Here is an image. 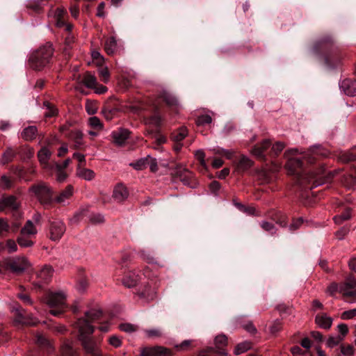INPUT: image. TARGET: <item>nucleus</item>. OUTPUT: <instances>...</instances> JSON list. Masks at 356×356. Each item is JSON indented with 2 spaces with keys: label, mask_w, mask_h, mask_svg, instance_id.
Listing matches in <instances>:
<instances>
[{
  "label": "nucleus",
  "mask_w": 356,
  "mask_h": 356,
  "mask_svg": "<svg viewBox=\"0 0 356 356\" xmlns=\"http://www.w3.org/2000/svg\"><path fill=\"white\" fill-rule=\"evenodd\" d=\"M129 196V193L127 188L120 184H118L113 190V197L115 201L118 202H122L125 200Z\"/></svg>",
  "instance_id": "17"
},
{
  "label": "nucleus",
  "mask_w": 356,
  "mask_h": 356,
  "mask_svg": "<svg viewBox=\"0 0 356 356\" xmlns=\"http://www.w3.org/2000/svg\"><path fill=\"white\" fill-rule=\"evenodd\" d=\"M326 156L327 153L326 150L323 149L320 145H314L309 151L303 156L302 159L306 160L308 163H312L315 160V156Z\"/></svg>",
  "instance_id": "13"
},
{
  "label": "nucleus",
  "mask_w": 356,
  "mask_h": 356,
  "mask_svg": "<svg viewBox=\"0 0 356 356\" xmlns=\"http://www.w3.org/2000/svg\"><path fill=\"white\" fill-rule=\"evenodd\" d=\"M147 158L149 159H148V163H147V166L149 167L150 170L152 172L157 171V170H158V164H157V161H156V159H154V158L150 157L149 156H147Z\"/></svg>",
  "instance_id": "62"
},
{
  "label": "nucleus",
  "mask_w": 356,
  "mask_h": 356,
  "mask_svg": "<svg viewBox=\"0 0 356 356\" xmlns=\"http://www.w3.org/2000/svg\"><path fill=\"white\" fill-rule=\"evenodd\" d=\"M56 168L57 170V181L59 182L63 181L67 177V174L62 169V166L60 164L56 163Z\"/></svg>",
  "instance_id": "47"
},
{
  "label": "nucleus",
  "mask_w": 356,
  "mask_h": 356,
  "mask_svg": "<svg viewBox=\"0 0 356 356\" xmlns=\"http://www.w3.org/2000/svg\"><path fill=\"white\" fill-rule=\"evenodd\" d=\"M148 158L145 157L139 159L136 163H131L130 165L134 167L137 170H140L145 169L147 167Z\"/></svg>",
  "instance_id": "40"
},
{
  "label": "nucleus",
  "mask_w": 356,
  "mask_h": 356,
  "mask_svg": "<svg viewBox=\"0 0 356 356\" xmlns=\"http://www.w3.org/2000/svg\"><path fill=\"white\" fill-rule=\"evenodd\" d=\"M356 317V309L345 311L341 314V318L343 320H349Z\"/></svg>",
  "instance_id": "52"
},
{
  "label": "nucleus",
  "mask_w": 356,
  "mask_h": 356,
  "mask_svg": "<svg viewBox=\"0 0 356 356\" xmlns=\"http://www.w3.org/2000/svg\"><path fill=\"white\" fill-rule=\"evenodd\" d=\"M86 110L89 115L95 114L97 111L96 104L92 102L87 101L86 104Z\"/></svg>",
  "instance_id": "51"
},
{
  "label": "nucleus",
  "mask_w": 356,
  "mask_h": 356,
  "mask_svg": "<svg viewBox=\"0 0 356 356\" xmlns=\"http://www.w3.org/2000/svg\"><path fill=\"white\" fill-rule=\"evenodd\" d=\"M195 158L200 161V165L204 169L207 168V165L205 161V153L202 149H198L195 153Z\"/></svg>",
  "instance_id": "45"
},
{
  "label": "nucleus",
  "mask_w": 356,
  "mask_h": 356,
  "mask_svg": "<svg viewBox=\"0 0 356 356\" xmlns=\"http://www.w3.org/2000/svg\"><path fill=\"white\" fill-rule=\"evenodd\" d=\"M71 138L74 142L76 148H80L83 145V134L80 131H75L71 134Z\"/></svg>",
  "instance_id": "36"
},
{
  "label": "nucleus",
  "mask_w": 356,
  "mask_h": 356,
  "mask_svg": "<svg viewBox=\"0 0 356 356\" xmlns=\"http://www.w3.org/2000/svg\"><path fill=\"white\" fill-rule=\"evenodd\" d=\"M15 311L17 314L15 318L16 323L27 325H35L38 323V321L31 316L26 315L24 309L21 308H16Z\"/></svg>",
  "instance_id": "11"
},
{
  "label": "nucleus",
  "mask_w": 356,
  "mask_h": 356,
  "mask_svg": "<svg viewBox=\"0 0 356 356\" xmlns=\"http://www.w3.org/2000/svg\"><path fill=\"white\" fill-rule=\"evenodd\" d=\"M30 190L35 194L41 204L47 205L51 202V191L44 183L33 186Z\"/></svg>",
  "instance_id": "4"
},
{
  "label": "nucleus",
  "mask_w": 356,
  "mask_h": 356,
  "mask_svg": "<svg viewBox=\"0 0 356 356\" xmlns=\"http://www.w3.org/2000/svg\"><path fill=\"white\" fill-rule=\"evenodd\" d=\"M324 168H320L318 172H312L308 175H302L298 177V182L301 185L312 184V187H318L325 183Z\"/></svg>",
  "instance_id": "3"
},
{
  "label": "nucleus",
  "mask_w": 356,
  "mask_h": 356,
  "mask_svg": "<svg viewBox=\"0 0 356 356\" xmlns=\"http://www.w3.org/2000/svg\"><path fill=\"white\" fill-rule=\"evenodd\" d=\"M341 352L345 356H353L354 354V348L351 345L341 346Z\"/></svg>",
  "instance_id": "53"
},
{
  "label": "nucleus",
  "mask_w": 356,
  "mask_h": 356,
  "mask_svg": "<svg viewBox=\"0 0 356 356\" xmlns=\"http://www.w3.org/2000/svg\"><path fill=\"white\" fill-rule=\"evenodd\" d=\"M35 343L41 348L46 350L48 353H51L54 350L50 341L40 333H38L35 335Z\"/></svg>",
  "instance_id": "25"
},
{
  "label": "nucleus",
  "mask_w": 356,
  "mask_h": 356,
  "mask_svg": "<svg viewBox=\"0 0 356 356\" xmlns=\"http://www.w3.org/2000/svg\"><path fill=\"white\" fill-rule=\"evenodd\" d=\"M138 280V275L134 271H129L122 278V282L124 286L131 288L137 284Z\"/></svg>",
  "instance_id": "21"
},
{
  "label": "nucleus",
  "mask_w": 356,
  "mask_h": 356,
  "mask_svg": "<svg viewBox=\"0 0 356 356\" xmlns=\"http://www.w3.org/2000/svg\"><path fill=\"white\" fill-rule=\"evenodd\" d=\"M5 248L8 249L9 253L15 252L17 250V245L16 242L13 239H8L6 242Z\"/></svg>",
  "instance_id": "49"
},
{
  "label": "nucleus",
  "mask_w": 356,
  "mask_h": 356,
  "mask_svg": "<svg viewBox=\"0 0 356 356\" xmlns=\"http://www.w3.org/2000/svg\"><path fill=\"white\" fill-rule=\"evenodd\" d=\"M44 105L47 106V111L44 113V116L47 118H51L56 115L57 109L54 106H51L49 103H45Z\"/></svg>",
  "instance_id": "56"
},
{
  "label": "nucleus",
  "mask_w": 356,
  "mask_h": 356,
  "mask_svg": "<svg viewBox=\"0 0 356 356\" xmlns=\"http://www.w3.org/2000/svg\"><path fill=\"white\" fill-rule=\"evenodd\" d=\"M77 350L74 348L73 342L70 340L64 341L61 347V356H77Z\"/></svg>",
  "instance_id": "27"
},
{
  "label": "nucleus",
  "mask_w": 356,
  "mask_h": 356,
  "mask_svg": "<svg viewBox=\"0 0 356 356\" xmlns=\"http://www.w3.org/2000/svg\"><path fill=\"white\" fill-rule=\"evenodd\" d=\"M282 329V324L279 321H274L270 327V331L272 334L277 333Z\"/></svg>",
  "instance_id": "63"
},
{
  "label": "nucleus",
  "mask_w": 356,
  "mask_h": 356,
  "mask_svg": "<svg viewBox=\"0 0 356 356\" xmlns=\"http://www.w3.org/2000/svg\"><path fill=\"white\" fill-rule=\"evenodd\" d=\"M65 226L61 220L52 221L49 227L50 239L54 241H59L65 232Z\"/></svg>",
  "instance_id": "8"
},
{
  "label": "nucleus",
  "mask_w": 356,
  "mask_h": 356,
  "mask_svg": "<svg viewBox=\"0 0 356 356\" xmlns=\"http://www.w3.org/2000/svg\"><path fill=\"white\" fill-rule=\"evenodd\" d=\"M38 232L36 227L31 220H28L21 229V234L23 236H32Z\"/></svg>",
  "instance_id": "29"
},
{
  "label": "nucleus",
  "mask_w": 356,
  "mask_h": 356,
  "mask_svg": "<svg viewBox=\"0 0 356 356\" xmlns=\"http://www.w3.org/2000/svg\"><path fill=\"white\" fill-rule=\"evenodd\" d=\"M304 161L300 159L291 158L289 159L286 163V168L288 172L291 175H298V169H301L303 167Z\"/></svg>",
  "instance_id": "16"
},
{
  "label": "nucleus",
  "mask_w": 356,
  "mask_h": 356,
  "mask_svg": "<svg viewBox=\"0 0 356 356\" xmlns=\"http://www.w3.org/2000/svg\"><path fill=\"white\" fill-rule=\"evenodd\" d=\"M49 17H52L55 24L58 28H64L66 31H70L72 29L71 24L65 22L67 12L62 8H58L56 10H51L49 14Z\"/></svg>",
  "instance_id": "5"
},
{
  "label": "nucleus",
  "mask_w": 356,
  "mask_h": 356,
  "mask_svg": "<svg viewBox=\"0 0 356 356\" xmlns=\"http://www.w3.org/2000/svg\"><path fill=\"white\" fill-rule=\"evenodd\" d=\"M212 122V118L209 115H202L197 118V125H204L207 124H210Z\"/></svg>",
  "instance_id": "48"
},
{
  "label": "nucleus",
  "mask_w": 356,
  "mask_h": 356,
  "mask_svg": "<svg viewBox=\"0 0 356 356\" xmlns=\"http://www.w3.org/2000/svg\"><path fill=\"white\" fill-rule=\"evenodd\" d=\"M145 333L147 337H159L162 334V332L159 329L145 330Z\"/></svg>",
  "instance_id": "58"
},
{
  "label": "nucleus",
  "mask_w": 356,
  "mask_h": 356,
  "mask_svg": "<svg viewBox=\"0 0 356 356\" xmlns=\"http://www.w3.org/2000/svg\"><path fill=\"white\" fill-rule=\"evenodd\" d=\"M53 273L54 270L50 266H44L42 267L37 273L38 281L35 285L40 288L42 283H47L49 281Z\"/></svg>",
  "instance_id": "12"
},
{
  "label": "nucleus",
  "mask_w": 356,
  "mask_h": 356,
  "mask_svg": "<svg viewBox=\"0 0 356 356\" xmlns=\"http://www.w3.org/2000/svg\"><path fill=\"white\" fill-rule=\"evenodd\" d=\"M54 49L49 43L40 47L29 58L30 66L36 70H40L47 66L53 56Z\"/></svg>",
  "instance_id": "2"
},
{
  "label": "nucleus",
  "mask_w": 356,
  "mask_h": 356,
  "mask_svg": "<svg viewBox=\"0 0 356 356\" xmlns=\"http://www.w3.org/2000/svg\"><path fill=\"white\" fill-rule=\"evenodd\" d=\"M264 151L261 148L259 145L255 146L252 150V153L255 156L260 159L264 158Z\"/></svg>",
  "instance_id": "64"
},
{
  "label": "nucleus",
  "mask_w": 356,
  "mask_h": 356,
  "mask_svg": "<svg viewBox=\"0 0 356 356\" xmlns=\"http://www.w3.org/2000/svg\"><path fill=\"white\" fill-rule=\"evenodd\" d=\"M339 293L346 298L356 297V280L348 277L343 283L340 284Z\"/></svg>",
  "instance_id": "7"
},
{
  "label": "nucleus",
  "mask_w": 356,
  "mask_h": 356,
  "mask_svg": "<svg viewBox=\"0 0 356 356\" xmlns=\"http://www.w3.org/2000/svg\"><path fill=\"white\" fill-rule=\"evenodd\" d=\"M252 165V161L245 156H241L237 165L238 171H245Z\"/></svg>",
  "instance_id": "30"
},
{
  "label": "nucleus",
  "mask_w": 356,
  "mask_h": 356,
  "mask_svg": "<svg viewBox=\"0 0 356 356\" xmlns=\"http://www.w3.org/2000/svg\"><path fill=\"white\" fill-rule=\"evenodd\" d=\"M19 206L16 197L13 195L0 199V212L3 211L6 208L16 210L19 208Z\"/></svg>",
  "instance_id": "15"
},
{
  "label": "nucleus",
  "mask_w": 356,
  "mask_h": 356,
  "mask_svg": "<svg viewBox=\"0 0 356 356\" xmlns=\"http://www.w3.org/2000/svg\"><path fill=\"white\" fill-rule=\"evenodd\" d=\"M340 160L344 163L356 160V155L349 152L343 153L340 156Z\"/></svg>",
  "instance_id": "57"
},
{
  "label": "nucleus",
  "mask_w": 356,
  "mask_h": 356,
  "mask_svg": "<svg viewBox=\"0 0 356 356\" xmlns=\"http://www.w3.org/2000/svg\"><path fill=\"white\" fill-rule=\"evenodd\" d=\"M333 44H334V41H333L332 38L330 36H327V37L322 38L318 42L319 47L321 49H328V48L332 47Z\"/></svg>",
  "instance_id": "41"
},
{
  "label": "nucleus",
  "mask_w": 356,
  "mask_h": 356,
  "mask_svg": "<svg viewBox=\"0 0 356 356\" xmlns=\"http://www.w3.org/2000/svg\"><path fill=\"white\" fill-rule=\"evenodd\" d=\"M37 133L38 129L35 126H29L22 131L21 136L25 140L29 141L35 138Z\"/></svg>",
  "instance_id": "28"
},
{
  "label": "nucleus",
  "mask_w": 356,
  "mask_h": 356,
  "mask_svg": "<svg viewBox=\"0 0 356 356\" xmlns=\"http://www.w3.org/2000/svg\"><path fill=\"white\" fill-rule=\"evenodd\" d=\"M343 340V337H330L327 341V346L330 348H332L339 343Z\"/></svg>",
  "instance_id": "50"
},
{
  "label": "nucleus",
  "mask_w": 356,
  "mask_h": 356,
  "mask_svg": "<svg viewBox=\"0 0 356 356\" xmlns=\"http://www.w3.org/2000/svg\"><path fill=\"white\" fill-rule=\"evenodd\" d=\"M7 268L16 274L22 273L30 266L29 261L26 257H15L7 263Z\"/></svg>",
  "instance_id": "6"
},
{
  "label": "nucleus",
  "mask_w": 356,
  "mask_h": 356,
  "mask_svg": "<svg viewBox=\"0 0 356 356\" xmlns=\"http://www.w3.org/2000/svg\"><path fill=\"white\" fill-rule=\"evenodd\" d=\"M10 232V225L7 219L0 218V236H6Z\"/></svg>",
  "instance_id": "39"
},
{
  "label": "nucleus",
  "mask_w": 356,
  "mask_h": 356,
  "mask_svg": "<svg viewBox=\"0 0 356 356\" xmlns=\"http://www.w3.org/2000/svg\"><path fill=\"white\" fill-rule=\"evenodd\" d=\"M26 8L35 13H39L42 10L43 5L38 0H29L26 2Z\"/></svg>",
  "instance_id": "35"
},
{
  "label": "nucleus",
  "mask_w": 356,
  "mask_h": 356,
  "mask_svg": "<svg viewBox=\"0 0 356 356\" xmlns=\"http://www.w3.org/2000/svg\"><path fill=\"white\" fill-rule=\"evenodd\" d=\"M26 236H20L17 238V243L22 248H29L31 247L33 245V242L29 239H28Z\"/></svg>",
  "instance_id": "44"
},
{
  "label": "nucleus",
  "mask_w": 356,
  "mask_h": 356,
  "mask_svg": "<svg viewBox=\"0 0 356 356\" xmlns=\"http://www.w3.org/2000/svg\"><path fill=\"white\" fill-rule=\"evenodd\" d=\"M51 154L52 152L47 146L42 147L38 153V160L41 165H42L45 168H48L49 167L48 161L50 159Z\"/></svg>",
  "instance_id": "18"
},
{
  "label": "nucleus",
  "mask_w": 356,
  "mask_h": 356,
  "mask_svg": "<svg viewBox=\"0 0 356 356\" xmlns=\"http://www.w3.org/2000/svg\"><path fill=\"white\" fill-rule=\"evenodd\" d=\"M341 90L348 96L356 95V81L346 79L339 83Z\"/></svg>",
  "instance_id": "14"
},
{
  "label": "nucleus",
  "mask_w": 356,
  "mask_h": 356,
  "mask_svg": "<svg viewBox=\"0 0 356 356\" xmlns=\"http://www.w3.org/2000/svg\"><path fill=\"white\" fill-rule=\"evenodd\" d=\"M193 346L192 340H184L181 343L175 346V348L179 351H185L190 349Z\"/></svg>",
  "instance_id": "46"
},
{
  "label": "nucleus",
  "mask_w": 356,
  "mask_h": 356,
  "mask_svg": "<svg viewBox=\"0 0 356 356\" xmlns=\"http://www.w3.org/2000/svg\"><path fill=\"white\" fill-rule=\"evenodd\" d=\"M74 327L78 330V338L85 352L91 356H103L97 342L91 336L94 332V327L84 319H78Z\"/></svg>",
  "instance_id": "1"
},
{
  "label": "nucleus",
  "mask_w": 356,
  "mask_h": 356,
  "mask_svg": "<svg viewBox=\"0 0 356 356\" xmlns=\"http://www.w3.org/2000/svg\"><path fill=\"white\" fill-rule=\"evenodd\" d=\"M66 295L63 291L50 293L46 298V303L50 307H62L65 303Z\"/></svg>",
  "instance_id": "9"
},
{
  "label": "nucleus",
  "mask_w": 356,
  "mask_h": 356,
  "mask_svg": "<svg viewBox=\"0 0 356 356\" xmlns=\"http://www.w3.org/2000/svg\"><path fill=\"white\" fill-rule=\"evenodd\" d=\"M117 41L114 37H111L105 42V51L108 54H113L117 50Z\"/></svg>",
  "instance_id": "31"
},
{
  "label": "nucleus",
  "mask_w": 356,
  "mask_h": 356,
  "mask_svg": "<svg viewBox=\"0 0 356 356\" xmlns=\"http://www.w3.org/2000/svg\"><path fill=\"white\" fill-rule=\"evenodd\" d=\"M108 343L112 346H113L115 348H118V347L121 346V345H122V340L119 337H118L116 335H113V336L110 337V338L108 339Z\"/></svg>",
  "instance_id": "55"
},
{
  "label": "nucleus",
  "mask_w": 356,
  "mask_h": 356,
  "mask_svg": "<svg viewBox=\"0 0 356 356\" xmlns=\"http://www.w3.org/2000/svg\"><path fill=\"white\" fill-rule=\"evenodd\" d=\"M188 134V131L186 127H182L179 128L177 131L175 132L172 135V140L175 143H180L182 141Z\"/></svg>",
  "instance_id": "33"
},
{
  "label": "nucleus",
  "mask_w": 356,
  "mask_h": 356,
  "mask_svg": "<svg viewBox=\"0 0 356 356\" xmlns=\"http://www.w3.org/2000/svg\"><path fill=\"white\" fill-rule=\"evenodd\" d=\"M129 135V131L124 129H119L112 134L114 143L118 145L124 144L125 140L128 138Z\"/></svg>",
  "instance_id": "24"
},
{
  "label": "nucleus",
  "mask_w": 356,
  "mask_h": 356,
  "mask_svg": "<svg viewBox=\"0 0 356 356\" xmlns=\"http://www.w3.org/2000/svg\"><path fill=\"white\" fill-rule=\"evenodd\" d=\"M161 97L168 106H172L178 105L177 99L170 92L164 91L162 93Z\"/></svg>",
  "instance_id": "34"
},
{
  "label": "nucleus",
  "mask_w": 356,
  "mask_h": 356,
  "mask_svg": "<svg viewBox=\"0 0 356 356\" xmlns=\"http://www.w3.org/2000/svg\"><path fill=\"white\" fill-rule=\"evenodd\" d=\"M120 329L125 332H133L136 331V327L134 325L130 324V323H123L120 325Z\"/></svg>",
  "instance_id": "61"
},
{
  "label": "nucleus",
  "mask_w": 356,
  "mask_h": 356,
  "mask_svg": "<svg viewBox=\"0 0 356 356\" xmlns=\"http://www.w3.org/2000/svg\"><path fill=\"white\" fill-rule=\"evenodd\" d=\"M89 124L90 127L95 129H102V124L100 120L97 117H91L89 118Z\"/></svg>",
  "instance_id": "54"
},
{
  "label": "nucleus",
  "mask_w": 356,
  "mask_h": 356,
  "mask_svg": "<svg viewBox=\"0 0 356 356\" xmlns=\"http://www.w3.org/2000/svg\"><path fill=\"white\" fill-rule=\"evenodd\" d=\"M141 356H170L169 350L163 346L145 347L140 350Z\"/></svg>",
  "instance_id": "10"
},
{
  "label": "nucleus",
  "mask_w": 356,
  "mask_h": 356,
  "mask_svg": "<svg viewBox=\"0 0 356 356\" xmlns=\"http://www.w3.org/2000/svg\"><path fill=\"white\" fill-rule=\"evenodd\" d=\"M15 151L11 148L9 147L6 149V151L3 154L2 158L1 160V163L4 165L13 160V159L15 156Z\"/></svg>",
  "instance_id": "37"
},
{
  "label": "nucleus",
  "mask_w": 356,
  "mask_h": 356,
  "mask_svg": "<svg viewBox=\"0 0 356 356\" xmlns=\"http://www.w3.org/2000/svg\"><path fill=\"white\" fill-rule=\"evenodd\" d=\"M351 217V209H346L342 213L334 218L336 223L341 224L343 221L350 219Z\"/></svg>",
  "instance_id": "38"
},
{
  "label": "nucleus",
  "mask_w": 356,
  "mask_h": 356,
  "mask_svg": "<svg viewBox=\"0 0 356 356\" xmlns=\"http://www.w3.org/2000/svg\"><path fill=\"white\" fill-rule=\"evenodd\" d=\"M261 227L266 232H269L271 234H274L275 232V229L274 225L272 223H270L267 221H262L261 222Z\"/></svg>",
  "instance_id": "59"
},
{
  "label": "nucleus",
  "mask_w": 356,
  "mask_h": 356,
  "mask_svg": "<svg viewBox=\"0 0 356 356\" xmlns=\"http://www.w3.org/2000/svg\"><path fill=\"white\" fill-rule=\"evenodd\" d=\"M102 312L99 309H92L85 313V318H80L79 319H84L90 325L91 323L97 321L101 318Z\"/></svg>",
  "instance_id": "26"
},
{
  "label": "nucleus",
  "mask_w": 356,
  "mask_h": 356,
  "mask_svg": "<svg viewBox=\"0 0 356 356\" xmlns=\"http://www.w3.org/2000/svg\"><path fill=\"white\" fill-rule=\"evenodd\" d=\"M227 338L224 334H220L215 339L216 353L222 355H226L227 351L224 347L227 346Z\"/></svg>",
  "instance_id": "20"
},
{
  "label": "nucleus",
  "mask_w": 356,
  "mask_h": 356,
  "mask_svg": "<svg viewBox=\"0 0 356 356\" xmlns=\"http://www.w3.org/2000/svg\"><path fill=\"white\" fill-rule=\"evenodd\" d=\"M83 83L87 88H94L97 86V79L95 75L90 72H86L84 78Z\"/></svg>",
  "instance_id": "32"
},
{
  "label": "nucleus",
  "mask_w": 356,
  "mask_h": 356,
  "mask_svg": "<svg viewBox=\"0 0 356 356\" xmlns=\"http://www.w3.org/2000/svg\"><path fill=\"white\" fill-rule=\"evenodd\" d=\"M99 74L103 79L104 82H107L108 81L110 74L106 67L99 68Z\"/></svg>",
  "instance_id": "60"
},
{
  "label": "nucleus",
  "mask_w": 356,
  "mask_h": 356,
  "mask_svg": "<svg viewBox=\"0 0 356 356\" xmlns=\"http://www.w3.org/2000/svg\"><path fill=\"white\" fill-rule=\"evenodd\" d=\"M315 322L321 328L328 330L332 324V318L325 314H318L316 316Z\"/></svg>",
  "instance_id": "19"
},
{
  "label": "nucleus",
  "mask_w": 356,
  "mask_h": 356,
  "mask_svg": "<svg viewBox=\"0 0 356 356\" xmlns=\"http://www.w3.org/2000/svg\"><path fill=\"white\" fill-rule=\"evenodd\" d=\"M13 186L12 179L6 175H2L0 179V188L6 190L9 189Z\"/></svg>",
  "instance_id": "42"
},
{
  "label": "nucleus",
  "mask_w": 356,
  "mask_h": 356,
  "mask_svg": "<svg viewBox=\"0 0 356 356\" xmlns=\"http://www.w3.org/2000/svg\"><path fill=\"white\" fill-rule=\"evenodd\" d=\"M76 174L77 177L86 181H91L95 177V173L93 170L85 168L81 165H78Z\"/></svg>",
  "instance_id": "23"
},
{
  "label": "nucleus",
  "mask_w": 356,
  "mask_h": 356,
  "mask_svg": "<svg viewBox=\"0 0 356 356\" xmlns=\"http://www.w3.org/2000/svg\"><path fill=\"white\" fill-rule=\"evenodd\" d=\"M251 348V343L248 341H245L243 343H239L234 350V353L236 355H240Z\"/></svg>",
  "instance_id": "43"
},
{
  "label": "nucleus",
  "mask_w": 356,
  "mask_h": 356,
  "mask_svg": "<svg viewBox=\"0 0 356 356\" xmlns=\"http://www.w3.org/2000/svg\"><path fill=\"white\" fill-rule=\"evenodd\" d=\"M74 193L73 187L67 186L55 199V202L59 204H65Z\"/></svg>",
  "instance_id": "22"
}]
</instances>
